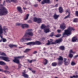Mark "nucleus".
Returning <instances> with one entry per match:
<instances>
[{
    "label": "nucleus",
    "mask_w": 78,
    "mask_h": 78,
    "mask_svg": "<svg viewBox=\"0 0 78 78\" xmlns=\"http://www.w3.org/2000/svg\"><path fill=\"white\" fill-rule=\"evenodd\" d=\"M27 32L23 37L20 39V42H24L26 41H28L31 40V38L30 37L27 38V37L30 36H33V33L32 32V29H28L27 30Z\"/></svg>",
    "instance_id": "nucleus-1"
},
{
    "label": "nucleus",
    "mask_w": 78,
    "mask_h": 78,
    "mask_svg": "<svg viewBox=\"0 0 78 78\" xmlns=\"http://www.w3.org/2000/svg\"><path fill=\"white\" fill-rule=\"evenodd\" d=\"M73 30L74 31L75 30L73 27H69L68 28V29L65 30V32L63 33V35H70L71 34V32Z\"/></svg>",
    "instance_id": "nucleus-2"
},
{
    "label": "nucleus",
    "mask_w": 78,
    "mask_h": 78,
    "mask_svg": "<svg viewBox=\"0 0 78 78\" xmlns=\"http://www.w3.org/2000/svg\"><path fill=\"white\" fill-rule=\"evenodd\" d=\"M50 41L49 40L48 41V42L47 43V45H51V44H58V43H60L62 42V39H60L56 40L55 42H53V40L51 39L50 40Z\"/></svg>",
    "instance_id": "nucleus-3"
},
{
    "label": "nucleus",
    "mask_w": 78,
    "mask_h": 78,
    "mask_svg": "<svg viewBox=\"0 0 78 78\" xmlns=\"http://www.w3.org/2000/svg\"><path fill=\"white\" fill-rule=\"evenodd\" d=\"M8 14V10L6 8L3 7L0 9V16H3Z\"/></svg>",
    "instance_id": "nucleus-4"
},
{
    "label": "nucleus",
    "mask_w": 78,
    "mask_h": 78,
    "mask_svg": "<svg viewBox=\"0 0 78 78\" xmlns=\"http://www.w3.org/2000/svg\"><path fill=\"white\" fill-rule=\"evenodd\" d=\"M8 30V29L6 26H4L2 29L1 25H0V34H2L3 33V31H4L5 33H6V32H7Z\"/></svg>",
    "instance_id": "nucleus-5"
},
{
    "label": "nucleus",
    "mask_w": 78,
    "mask_h": 78,
    "mask_svg": "<svg viewBox=\"0 0 78 78\" xmlns=\"http://www.w3.org/2000/svg\"><path fill=\"white\" fill-rule=\"evenodd\" d=\"M26 44L27 45H30L31 46V45H41V43L39 41H35V42H29L26 43Z\"/></svg>",
    "instance_id": "nucleus-6"
},
{
    "label": "nucleus",
    "mask_w": 78,
    "mask_h": 78,
    "mask_svg": "<svg viewBox=\"0 0 78 78\" xmlns=\"http://www.w3.org/2000/svg\"><path fill=\"white\" fill-rule=\"evenodd\" d=\"M24 57L25 56H24V55H23L22 56H18L16 57H15L14 59V60H13V61L14 62L16 63V64H19V62H19V59L23 58H24Z\"/></svg>",
    "instance_id": "nucleus-7"
},
{
    "label": "nucleus",
    "mask_w": 78,
    "mask_h": 78,
    "mask_svg": "<svg viewBox=\"0 0 78 78\" xmlns=\"http://www.w3.org/2000/svg\"><path fill=\"white\" fill-rule=\"evenodd\" d=\"M16 25L17 26H20V25H21V27L22 28H24L25 27H26V28H28V25L26 24H22V23H16Z\"/></svg>",
    "instance_id": "nucleus-8"
},
{
    "label": "nucleus",
    "mask_w": 78,
    "mask_h": 78,
    "mask_svg": "<svg viewBox=\"0 0 78 78\" xmlns=\"http://www.w3.org/2000/svg\"><path fill=\"white\" fill-rule=\"evenodd\" d=\"M0 58L2 59H3V60L5 61H7V62H9V61H10V60L9 59V58L7 57H0Z\"/></svg>",
    "instance_id": "nucleus-9"
},
{
    "label": "nucleus",
    "mask_w": 78,
    "mask_h": 78,
    "mask_svg": "<svg viewBox=\"0 0 78 78\" xmlns=\"http://www.w3.org/2000/svg\"><path fill=\"white\" fill-rule=\"evenodd\" d=\"M50 0H43V1L41 2V4L44 5L45 3H50Z\"/></svg>",
    "instance_id": "nucleus-10"
},
{
    "label": "nucleus",
    "mask_w": 78,
    "mask_h": 78,
    "mask_svg": "<svg viewBox=\"0 0 78 78\" xmlns=\"http://www.w3.org/2000/svg\"><path fill=\"white\" fill-rule=\"evenodd\" d=\"M60 28L61 29H62L63 30H64L65 28H66V25H65V24L64 23H63L61 24L60 26Z\"/></svg>",
    "instance_id": "nucleus-11"
},
{
    "label": "nucleus",
    "mask_w": 78,
    "mask_h": 78,
    "mask_svg": "<svg viewBox=\"0 0 78 78\" xmlns=\"http://www.w3.org/2000/svg\"><path fill=\"white\" fill-rule=\"evenodd\" d=\"M17 10L18 11H19L20 13L22 14V8L20 6H18L17 8Z\"/></svg>",
    "instance_id": "nucleus-12"
},
{
    "label": "nucleus",
    "mask_w": 78,
    "mask_h": 78,
    "mask_svg": "<svg viewBox=\"0 0 78 78\" xmlns=\"http://www.w3.org/2000/svg\"><path fill=\"white\" fill-rule=\"evenodd\" d=\"M25 73H26L25 71H24L22 73V76L25 77V78H28V75Z\"/></svg>",
    "instance_id": "nucleus-13"
},
{
    "label": "nucleus",
    "mask_w": 78,
    "mask_h": 78,
    "mask_svg": "<svg viewBox=\"0 0 78 78\" xmlns=\"http://www.w3.org/2000/svg\"><path fill=\"white\" fill-rule=\"evenodd\" d=\"M66 13H67V12H68L69 14L67 16H65L64 19H66V18H68V17H69L70 15V13L69 12V10H66Z\"/></svg>",
    "instance_id": "nucleus-14"
},
{
    "label": "nucleus",
    "mask_w": 78,
    "mask_h": 78,
    "mask_svg": "<svg viewBox=\"0 0 78 78\" xmlns=\"http://www.w3.org/2000/svg\"><path fill=\"white\" fill-rule=\"evenodd\" d=\"M0 72H3L5 73H10V72H9V71H7V70H3V69H0Z\"/></svg>",
    "instance_id": "nucleus-15"
},
{
    "label": "nucleus",
    "mask_w": 78,
    "mask_h": 78,
    "mask_svg": "<svg viewBox=\"0 0 78 78\" xmlns=\"http://www.w3.org/2000/svg\"><path fill=\"white\" fill-rule=\"evenodd\" d=\"M58 10L60 13H62L63 12V9L62 7H60L58 9Z\"/></svg>",
    "instance_id": "nucleus-16"
},
{
    "label": "nucleus",
    "mask_w": 78,
    "mask_h": 78,
    "mask_svg": "<svg viewBox=\"0 0 78 78\" xmlns=\"http://www.w3.org/2000/svg\"><path fill=\"white\" fill-rule=\"evenodd\" d=\"M43 63L44 65L47 64L48 63V60L46 59H44L43 60Z\"/></svg>",
    "instance_id": "nucleus-17"
},
{
    "label": "nucleus",
    "mask_w": 78,
    "mask_h": 78,
    "mask_svg": "<svg viewBox=\"0 0 78 78\" xmlns=\"http://www.w3.org/2000/svg\"><path fill=\"white\" fill-rule=\"evenodd\" d=\"M77 40V38L76 37H74L72 38V42H76V41Z\"/></svg>",
    "instance_id": "nucleus-18"
},
{
    "label": "nucleus",
    "mask_w": 78,
    "mask_h": 78,
    "mask_svg": "<svg viewBox=\"0 0 78 78\" xmlns=\"http://www.w3.org/2000/svg\"><path fill=\"white\" fill-rule=\"evenodd\" d=\"M9 47L10 48H12L13 47H17V45H14V44H9Z\"/></svg>",
    "instance_id": "nucleus-19"
},
{
    "label": "nucleus",
    "mask_w": 78,
    "mask_h": 78,
    "mask_svg": "<svg viewBox=\"0 0 78 78\" xmlns=\"http://www.w3.org/2000/svg\"><path fill=\"white\" fill-rule=\"evenodd\" d=\"M6 2L7 3H10L11 2H16V0H6Z\"/></svg>",
    "instance_id": "nucleus-20"
},
{
    "label": "nucleus",
    "mask_w": 78,
    "mask_h": 78,
    "mask_svg": "<svg viewBox=\"0 0 78 78\" xmlns=\"http://www.w3.org/2000/svg\"><path fill=\"white\" fill-rule=\"evenodd\" d=\"M59 48L61 50H65V47L64 46H61Z\"/></svg>",
    "instance_id": "nucleus-21"
},
{
    "label": "nucleus",
    "mask_w": 78,
    "mask_h": 78,
    "mask_svg": "<svg viewBox=\"0 0 78 78\" xmlns=\"http://www.w3.org/2000/svg\"><path fill=\"white\" fill-rule=\"evenodd\" d=\"M47 28V27L45 26L44 24H42L41 27V29H46Z\"/></svg>",
    "instance_id": "nucleus-22"
},
{
    "label": "nucleus",
    "mask_w": 78,
    "mask_h": 78,
    "mask_svg": "<svg viewBox=\"0 0 78 78\" xmlns=\"http://www.w3.org/2000/svg\"><path fill=\"white\" fill-rule=\"evenodd\" d=\"M53 17L55 19H58L59 17V15H57L56 14H55L54 15Z\"/></svg>",
    "instance_id": "nucleus-23"
},
{
    "label": "nucleus",
    "mask_w": 78,
    "mask_h": 78,
    "mask_svg": "<svg viewBox=\"0 0 78 78\" xmlns=\"http://www.w3.org/2000/svg\"><path fill=\"white\" fill-rule=\"evenodd\" d=\"M57 59H58L59 61H63V58L61 56H59V58H58Z\"/></svg>",
    "instance_id": "nucleus-24"
},
{
    "label": "nucleus",
    "mask_w": 78,
    "mask_h": 78,
    "mask_svg": "<svg viewBox=\"0 0 78 78\" xmlns=\"http://www.w3.org/2000/svg\"><path fill=\"white\" fill-rule=\"evenodd\" d=\"M2 41L3 42H5L6 41V39L4 38L1 39L0 40V42H2Z\"/></svg>",
    "instance_id": "nucleus-25"
},
{
    "label": "nucleus",
    "mask_w": 78,
    "mask_h": 78,
    "mask_svg": "<svg viewBox=\"0 0 78 78\" xmlns=\"http://www.w3.org/2000/svg\"><path fill=\"white\" fill-rule=\"evenodd\" d=\"M26 17L24 18V20H27L28 19V17H29V14H27L26 16Z\"/></svg>",
    "instance_id": "nucleus-26"
},
{
    "label": "nucleus",
    "mask_w": 78,
    "mask_h": 78,
    "mask_svg": "<svg viewBox=\"0 0 78 78\" xmlns=\"http://www.w3.org/2000/svg\"><path fill=\"white\" fill-rule=\"evenodd\" d=\"M50 30L49 29H44V31L46 33H47L48 32H49Z\"/></svg>",
    "instance_id": "nucleus-27"
},
{
    "label": "nucleus",
    "mask_w": 78,
    "mask_h": 78,
    "mask_svg": "<svg viewBox=\"0 0 78 78\" xmlns=\"http://www.w3.org/2000/svg\"><path fill=\"white\" fill-rule=\"evenodd\" d=\"M31 50V49H26L25 51H24V53H27V52H28V51H30Z\"/></svg>",
    "instance_id": "nucleus-28"
},
{
    "label": "nucleus",
    "mask_w": 78,
    "mask_h": 78,
    "mask_svg": "<svg viewBox=\"0 0 78 78\" xmlns=\"http://www.w3.org/2000/svg\"><path fill=\"white\" fill-rule=\"evenodd\" d=\"M42 21V20H41V18H38L37 19V23H41V22Z\"/></svg>",
    "instance_id": "nucleus-29"
},
{
    "label": "nucleus",
    "mask_w": 78,
    "mask_h": 78,
    "mask_svg": "<svg viewBox=\"0 0 78 78\" xmlns=\"http://www.w3.org/2000/svg\"><path fill=\"white\" fill-rule=\"evenodd\" d=\"M62 62H63L62 61H59L58 63V66H61V65H62Z\"/></svg>",
    "instance_id": "nucleus-30"
},
{
    "label": "nucleus",
    "mask_w": 78,
    "mask_h": 78,
    "mask_svg": "<svg viewBox=\"0 0 78 78\" xmlns=\"http://www.w3.org/2000/svg\"><path fill=\"white\" fill-rule=\"evenodd\" d=\"M78 75H76V76L75 75H73L72 76H70V78H78Z\"/></svg>",
    "instance_id": "nucleus-31"
},
{
    "label": "nucleus",
    "mask_w": 78,
    "mask_h": 78,
    "mask_svg": "<svg viewBox=\"0 0 78 78\" xmlns=\"http://www.w3.org/2000/svg\"><path fill=\"white\" fill-rule=\"evenodd\" d=\"M57 65V63L56 62H53V63H52V66H53L54 67L56 66Z\"/></svg>",
    "instance_id": "nucleus-32"
},
{
    "label": "nucleus",
    "mask_w": 78,
    "mask_h": 78,
    "mask_svg": "<svg viewBox=\"0 0 78 78\" xmlns=\"http://www.w3.org/2000/svg\"><path fill=\"white\" fill-rule=\"evenodd\" d=\"M78 21V18H75L73 20L74 22H77Z\"/></svg>",
    "instance_id": "nucleus-33"
},
{
    "label": "nucleus",
    "mask_w": 78,
    "mask_h": 78,
    "mask_svg": "<svg viewBox=\"0 0 78 78\" xmlns=\"http://www.w3.org/2000/svg\"><path fill=\"white\" fill-rule=\"evenodd\" d=\"M5 64L3 62L0 61V65H5Z\"/></svg>",
    "instance_id": "nucleus-34"
},
{
    "label": "nucleus",
    "mask_w": 78,
    "mask_h": 78,
    "mask_svg": "<svg viewBox=\"0 0 78 78\" xmlns=\"http://www.w3.org/2000/svg\"><path fill=\"white\" fill-rule=\"evenodd\" d=\"M36 61V60H31L30 61V60H27V61L29 62H30V63H31L32 62V61Z\"/></svg>",
    "instance_id": "nucleus-35"
},
{
    "label": "nucleus",
    "mask_w": 78,
    "mask_h": 78,
    "mask_svg": "<svg viewBox=\"0 0 78 78\" xmlns=\"http://www.w3.org/2000/svg\"><path fill=\"white\" fill-rule=\"evenodd\" d=\"M37 18L36 17H34V22H37Z\"/></svg>",
    "instance_id": "nucleus-36"
},
{
    "label": "nucleus",
    "mask_w": 78,
    "mask_h": 78,
    "mask_svg": "<svg viewBox=\"0 0 78 78\" xmlns=\"http://www.w3.org/2000/svg\"><path fill=\"white\" fill-rule=\"evenodd\" d=\"M64 63L66 66H67V65L69 64V62H64Z\"/></svg>",
    "instance_id": "nucleus-37"
},
{
    "label": "nucleus",
    "mask_w": 78,
    "mask_h": 78,
    "mask_svg": "<svg viewBox=\"0 0 78 78\" xmlns=\"http://www.w3.org/2000/svg\"><path fill=\"white\" fill-rule=\"evenodd\" d=\"M61 36V34H58L57 35H56L55 36V37H60V36Z\"/></svg>",
    "instance_id": "nucleus-38"
},
{
    "label": "nucleus",
    "mask_w": 78,
    "mask_h": 78,
    "mask_svg": "<svg viewBox=\"0 0 78 78\" xmlns=\"http://www.w3.org/2000/svg\"><path fill=\"white\" fill-rule=\"evenodd\" d=\"M53 35H54V33L52 32L51 34L50 35V36L51 37H52V36H53Z\"/></svg>",
    "instance_id": "nucleus-39"
},
{
    "label": "nucleus",
    "mask_w": 78,
    "mask_h": 78,
    "mask_svg": "<svg viewBox=\"0 0 78 78\" xmlns=\"http://www.w3.org/2000/svg\"><path fill=\"white\" fill-rule=\"evenodd\" d=\"M69 57L71 58H72V57H73V55L71 54H69Z\"/></svg>",
    "instance_id": "nucleus-40"
},
{
    "label": "nucleus",
    "mask_w": 78,
    "mask_h": 78,
    "mask_svg": "<svg viewBox=\"0 0 78 78\" xmlns=\"http://www.w3.org/2000/svg\"><path fill=\"white\" fill-rule=\"evenodd\" d=\"M71 65L72 66H74V65H75V63L73 62H72L71 63Z\"/></svg>",
    "instance_id": "nucleus-41"
},
{
    "label": "nucleus",
    "mask_w": 78,
    "mask_h": 78,
    "mask_svg": "<svg viewBox=\"0 0 78 78\" xmlns=\"http://www.w3.org/2000/svg\"><path fill=\"white\" fill-rule=\"evenodd\" d=\"M76 16H77V17H78V11H76Z\"/></svg>",
    "instance_id": "nucleus-42"
},
{
    "label": "nucleus",
    "mask_w": 78,
    "mask_h": 78,
    "mask_svg": "<svg viewBox=\"0 0 78 78\" xmlns=\"http://www.w3.org/2000/svg\"><path fill=\"white\" fill-rule=\"evenodd\" d=\"M21 67V65L19 63V64L18 66V69H20Z\"/></svg>",
    "instance_id": "nucleus-43"
},
{
    "label": "nucleus",
    "mask_w": 78,
    "mask_h": 78,
    "mask_svg": "<svg viewBox=\"0 0 78 78\" xmlns=\"http://www.w3.org/2000/svg\"><path fill=\"white\" fill-rule=\"evenodd\" d=\"M28 23H32V21H31V20H29L27 21Z\"/></svg>",
    "instance_id": "nucleus-44"
},
{
    "label": "nucleus",
    "mask_w": 78,
    "mask_h": 78,
    "mask_svg": "<svg viewBox=\"0 0 78 78\" xmlns=\"http://www.w3.org/2000/svg\"><path fill=\"white\" fill-rule=\"evenodd\" d=\"M1 55H3V56H6V54L5 53L2 52L1 53Z\"/></svg>",
    "instance_id": "nucleus-45"
},
{
    "label": "nucleus",
    "mask_w": 78,
    "mask_h": 78,
    "mask_svg": "<svg viewBox=\"0 0 78 78\" xmlns=\"http://www.w3.org/2000/svg\"><path fill=\"white\" fill-rule=\"evenodd\" d=\"M37 53V52L36 51H34L33 52V54H36V53Z\"/></svg>",
    "instance_id": "nucleus-46"
},
{
    "label": "nucleus",
    "mask_w": 78,
    "mask_h": 78,
    "mask_svg": "<svg viewBox=\"0 0 78 78\" xmlns=\"http://www.w3.org/2000/svg\"><path fill=\"white\" fill-rule=\"evenodd\" d=\"M5 69H6V70H7V69H8V67L7 66H6L5 67Z\"/></svg>",
    "instance_id": "nucleus-47"
},
{
    "label": "nucleus",
    "mask_w": 78,
    "mask_h": 78,
    "mask_svg": "<svg viewBox=\"0 0 78 78\" xmlns=\"http://www.w3.org/2000/svg\"><path fill=\"white\" fill-rule=\"evenodd\" d=\"M67 60V59L66 58H64V62H66V61Z\"/></svg>",
    "instance_id": "nucleus-48"
},
{
    "label": "nucleus",
    "mask_w": 78,
    "mask_h": 78,
    "mask_svg": "<svg viewBox=\"0 0 78 78\" xmlns=\"http://www.w3.org/2000/svg\"><path fill=\"white\" fill-rule=\"evenodd\" d=\"M71 53H73V51L72 50H71L70 51V54H71Z\"/></svg>",
    "instance_id": "nucleus-49"
},
{
    "label": "nucleus",
    "mask_w": 78,
    "mask_h": 78,
    "mask_svg": "<svg viewBox=\"0 0 78 78\" xmlns=\"http://www.w3.org/2000/svg\"><path fill=\"white\" fill-rule=\"evenodd\" d=\"M34 6L35 7H36V6H37V4L34 5Z\"/></svg>",
    "instance_id": "nucleus-50"
},
{
    "label": "nucleus",
    "mask_w": 78,
    "mask_h": 78,
    "mask_svg": "<svg viewBox=\"0 0 78 78\" xmlns=\"http://www.w3.org/2000/svg\"><path fill=\"white\" fill-rule=\"evenodd\" d=\"M57 31H58V33H60V32H61V30H57Z\"/></svg>",
    "instance_id": "nucleus-51"
},
{
    "label": "nucleus",
    "mask_w": 78,
    "mask_h": 78,
    "mask_svg": "<svg viewBox=\"0 0 78 78\" xmlns=\"http://www.w3.org/2000/svg\"><path fill=\"white\" fill-rule=\"evenodd\" d=\"M58 4H57L55 5V7H57L58 6Z\"/></svg>",
    "instance_id": "nucleus-52"
},
{
    "label": "nucleus",
    "mask_w": 78,
    "mask_h": 78,
    "mask_svg": "<svg viewBox=\"0 0 78 78\" xmlns=\"http://www.w3.org/2000/svg\"><path fill=\"white\" fill-rule=\"evenodd\" d=\"M78 55H77L75 56L74 57L75 58H77V57H78Z\"/></svg>",
    "instance_id": "nucleus-53"
},
{
    "label": "nucleus",
    "mask_w": 78,
    "mask_h": 78,
    "mask_svg": "<svg viewBox=\"0 0 78 78\" xmlns=\"http://www.w3.org/2000/svg\"><path fill=\"white\" fill-rule=\"evenodd\" d=\"M0 37H1V38H2V39L3 38V37L2 36H1V34H0Z\"/></svg>",
    "instance_id": "nucleus-54"
},
{
    "label": "nucleus",
    "mask_w": 78,
    "mask_h": 78,
    "mask_svg": "<svg viewBox=\"0 0 78 78\" xmlns=\"http://www.w3.org/2000/svg\"><path fill=\"white\" fill-rule=\"evenodd\" d=\"M3 7V5L2 4H0V7Z\"/></svg>",
    "instance_id": "nucleus-55"
},
{
    "label": "nucleus",
    "mask_w": 78,
    "mask_h": 78,
    "mask_svg": "<svg viewBox=\"0 0 78 78\" xmlns=\"http://www.w3.org/2000/svg\"><path fill=\"white\" fill-rule=\"evenodd\" d=\"M23 9L24 10H25L26 9H27V8L23 7Z\"/></svg>",
    "instance_id": "nucleus-56"
},
{
    "label": "nucleus",
    "mask_w": 78,
    "mask_h": 78,
    "mask_svg": "<svg viewBox=\"0 0 78 78\" xmlns=\"http://www.w3.org/2000/svg\"><path fill=\"white\" fill-rule=\"evenodd\" d=\"M32 72L33 73H35V71L32 70Z\"/></svg>",
    "instance_id": "nucleus-57"
},
{
    "label": "nucleus",
    "mask_w": 78,
    "mask_h": 78,
    "mask_svg": "<svg viewBox=\"0 0 78 78\" xmlns=\"http://www.w3.org/2000/svg\"><path fill=\"white\" fill-rule=\"evenodd\" d=\"M46 50V48H43V50Z\"/></svg>",
    "instance_id": "nucleus-58"
},
{
    "label": "nucleus",
    "mask_w": 78,
    "mask_h": 78,
    "mask_svg": "<svg viewBox=\"0 0 78 78\" xmlns=\"http://www.w3.org/2000/svg\"><path fill=\"white\" fill-rule=\"evenodd\" d=\"M77 73H78L76 71L75 72V74H77Z\"/></svg>",
    "instance_id": "nucleus-59"
},
{
    "label": "nucleus",
    "mask_w": 78,
    "mask_h": 78,
    "mask_svg": "<svg viewBox=\"0 0 78 78\" xmlns=\"http://www.w3.org/2000/svg\"><path fill=\"white\" fill-rule=\"evenodd\" d=\"M45 39V37H43V38H42V40H44V39Z\"/></svg>",
    "instance_id": "nucleus-60"
},
{
    "label": "nucleus",
    "mask_w": 78,
    "mask_h": 78,
    "mask_svg": "<svg viewBox=\"0 0 78 78\" xmlns=\"http://www.w3.org/2000/svg\"><path fill=\"white\" fill-rule=\"evenodd\" d=\"M19 48H22V47H19Z\"/></svg>",
    "instance_id": "nucleus-61"
},
{
    "label": "nucleus",
    "mask_w": 78,
    "mask_h": 78,
    "mask_svg": "<svg viewBox=\"0 0 78 78\" xmlns=\"http://www.w3.org/2000/svg\"><path fill=\"white\" fill-rule=\"evenodd\" d=\"M29 69L30 70H31V68H29Z\"/></svg>",
    "instance_id": "nucleus-62"
},
{
    "label": "nucleus",
    "mask_w": 78,
    "mask_h": 78,
    "mask_svg": "<svg viewBox=\"0 0 78 78\" xmlns=\"http://www.w3.org/2000/svg\"><path fill=\"white\" fill-rule=\"evenodd\" d=\"M41 0H38V2H41Z\"/></svg>",
    "instance_id": "nucleus-63"
},
{
    "label": "nucleus",
    "mask_w": 78,
    "mask_h": 78,
    "mask_svg": "<svg viewBox=\"0 0 78 78\" xmlns=\"http://www.w3.org/2000/svg\"><path fill=\"white\" fill-rule=\"evenodd\" d=\"M73 53H75V52H72Z\"/></svg>",
    "instance_id": "nucleus-64"
}]
</instances>
